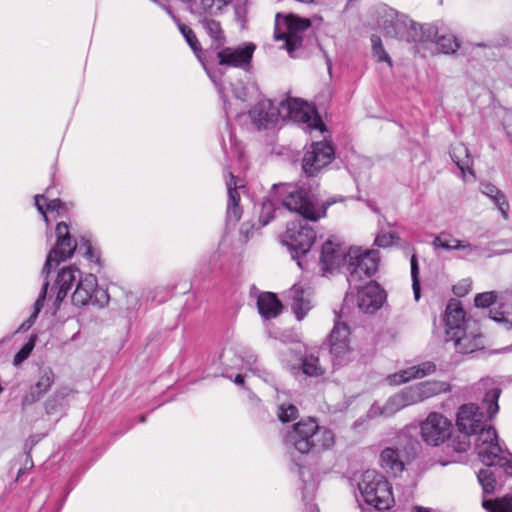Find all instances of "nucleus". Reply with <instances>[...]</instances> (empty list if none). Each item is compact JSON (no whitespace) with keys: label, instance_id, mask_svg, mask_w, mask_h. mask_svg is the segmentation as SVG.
<instances>
[{"label":"nucleus","instance_id":"obj_1","mask_svg":"<svg viewBox=\"0 0 512 512\" xmlns=\"http://www.w3.org/2000/svg\"><path fill=\"white\" fill-rule=\"evenodd\" d=\"M484 422V413L479 406L473 403L460 406L456 417L457 430L450 439L452 451L459 454L467 452L474 437L475 451L484 465L500 464L512 472V462L505 456L512 457V454L501 448L496 429Z\"/></svg>","mask_w":512,"mask_h":512},{"label":"nucleus","instance_id":"obj_2","mask_svg":"<svg viewBox=\"0 0 512 512\" xmlns=\"http://www.w3.org/2000/svg\"><path fill=\"white\" fill-rule=\"evenodd\" d=\"M334 202L321 201L316 191L306 183L274 184L269 197L263 198L261 202L257 226L254 223H243L240 233L247 241L254 230L268 225L274 218L277 204L297 213L304 220L316 222L326 216L328 207Z\"/></svg>","mask_w":512,"mask_h":512},{"label":"nucleus","instance_id":"obj_3","mask_svg":"<svg viewBox=\"0 0 512 512\" xmlns=\"http://www.w3.org/2000/svg\"><path fill=\"white\" fill-rule=\"evenodd\" d=\"M76 283L75 290L71 295L73 305L82 307L89 304L104 307L109 302V294L98 286L95 275L86 274L82 276L81 271L75 265L62 268L57 275L55 286L57 293L54 301L56 308L60 307L68 292Z\"/></svg>","mask_w":512,"mask_h":512},{"label":"nucleus","instance_id":"obj_4","mask_svg":"<svg viewBox=\"0 0 512 512\" xmlns=\"http://www.w3.org/2000/svg\"><path fill=\"white\" fill-rule=\"evenodd\" d=\"M286 444L302 477L304 465L297 461L295 453L307 456L328 450L334 445V434L330 429L320 426L315 418L307 417L293 425L287 434Z\"/></svg>","mask_w":512,"mask_h":512},{"label":"nucleus","instance_id":"obj_5","mask_svg":"<svg viewBox=\"0 0 512 512\" xmlns=\"http://www.w3.org/2000/svg\"><path fill=\"white\" fill-rule=\"evenodd\" d=\"M444 321L446 341H453L459 353L469 354L484 347L478 322L466 318L459 301L448 302Z\"/></svg>","mask_w":512,"mask_h":512},{"label":"nucleus","instance_id":"obj_6","mask_svg":"<svg viewBox=\"0 0 512 512\" xmlns=\"http://www.w3.org/2000/svg\"><path fill=\"white\" fill-rule=\"evenodd\" d=\"M56 243L52 247L46 257L41 274L44 277L42 289L34 303L33 313L18 327L15 333L27 331L36 322L41 309L44 306L46 299L49 281L48 277L53 266H58L60 263L71 258L77 249L76 240L72 239L69 232V227L65 222H59L56 225Z\"/></svg>","mask_w":512,"mask_h":512},{"label":"nucleus","instance_id":"obj_7","mask_svg":"<svg viewBox=\"0 0 512 512\" xmlns=\"http://www.w3.org/2000/svg\"><path fill=\"white\" fill-rule=\"evenodd\" d=\"M358 489L364 502L379 511L390 509L395 501L390 483L375 470L363 473Z\"/></svg>","mask_w":512,"mask_h":512},{"label":"nucleus","instance_id":"obj_8","mask_svg":"<svg viewBox=\"0 0 512 512\" xmlns=\"http://www.w3.org/2000/svg\"><path fill=\"white\" fill-rule=\"evenodd\" d=\"M379 265L377 250L362 251L351 247L346 255L347 281L350 287L359 288V284L376 273Z\"/></svg>","mask_w":512,"mask_h":512},{"label":"nucleus","instance_id":"obj_9","mask_svg":"<svg viewBox=\"0 0 512 512\" xmlns=\"http://www.w3.org/2000/svg\"><path fill=\"white\" fill-rule=\"evenodd\" d=\"M316 231L304 221L290 222L287 226L282 243L288 248L293 260L304 269L302 258L307 255L316 240Z\"/></svg>","mask_w":512,"mask_h":512},{"label":"nucleus","instance_id":"obj_10","mask_svg":"<svg viewBox=\"0 0 512 512\" xmlns=\"http://www.w3.org/2000/svg\"><path fill=\"white\" fill-rule=\"evenodd\" d=\"M281 118L306 125L309 129L323 132L325 126L315 107L299 98L281 101Z\"/></svg>","mask_w":512,"mask_h":512},{"label":"nucleus","instance_id":"obj_11","mask_svg":"<svg viewBox=\"0 0 512 512\" xmlns=\"http://www.w3.org/2000/svg\"><path fill=\"white\" fill-rule=\"evenodd\" d=\"M422 440L430 446H439L447 441V449L452 450L450 439L454 434L451 420L438 412H431L421 423Z\"/></svg>","mask_w":512,"mask_h":512},{"label":"nucleus","instance_id":"obj_12","mask_svg":"<svg viewBox=\"0 0 512 512\" xmlns=\"http://www.w3.org/2000/svg\"><path fill=\"white\" fill-rule=\"evenodd\" d=\"M334 157V148L327 140L312 142L302 158V171L307 177H317Z\"/></svg>","mask_w":512,"mask_h":512},{"label":"nucleus","instance_id":"obj_13","mask_svg":"<svg viewBox=\"0 0 512 512\" xmlns=\"http://www.w3.org/2000/svg\"><path fill=\"white\" fill-rule=\"evenodd\" d=\"M350 330L347 324L336 322L329 336L330 354L334 366H343L351 360Z\"/></svg>","mask_w":512,"mask_h":512},{"label":"nucleus","instance_id":"obj_14","mask_svg":"<svg viewBox=\"0 0 512 512\" xmlns=\"http://www.w3.org/2000/svg\"><path fill=\"white\" fill-rule=\"evenodd\" d=\"M256 45L247 42L237 47H221L216 50V59L221 66L248 69L251 65Z\"/></svg>","mask_w":512,"mask_h":512},{"label":"nucleus","instance_id":"obj_15","mask_svg":"<svg viewBox=\"0 0 512 512\" xmlns=\"http://www.w3.org/2000/svg\"><path fill=\"white\" fill-rule=\"evenodd\" d=\"M357 289L358 306L365 313H374L380 309L386 300L384 289L375 281H370L367 285Z\"/></svg>","mask_w":512,"mask_h":512},{"label":"nucleus","instance_id":"obj_16","mask_svg":"<svg viewBox=\"0 0 512 512\" xmlns=\"http://www.w3.org/2000/svg\"><path fill=\"white\" fill-rule=\"evenodd\" d=\"M249 117L258 129H268L281 118V102L276 107L271 100H261L249 111Z\"/></svg>","mask_w":512,"mask_h":512},{"label":"nucleus","instance_id":"obj_17","mask_svg":"<svg viewBox=\"0 0 512 512\" xmlns=\"http://www.w3.org/2000/svg\"><path fill=\"white\" fill-rule=\"evenodd\" d=\"M346 255L347 252L343 250L341 245L335 244L331 240H327L322 245L319 261L323 275L334 272L341 266V264L346 265Z\"/></svg>","mask_w":512,"mask_h":512},{"label":"nucleus","instance_id":"obj_18","mask_svg":"<svg viewBox=\"0 0 512 512\" xmlns=\"http://www.w3.org/2000/svg\"><path fill=\"white\" fill-rule=\"evenodd\" d=\"M55 381V374L50 367L39 369L37 382L30 387V390L22 398V406L27 407L39 401L51 388Z\"/></svg>","mask_w":512,"mask_h":512},{"label":"nucleus","instance_id":"obj_19","mask_svg":"<svg viewBox=\"0 0 512 512\" xmlns=\"http://www.w3.org/2000/svg\"><path fill=\"white\" fill-rule=\"evenodd\" d=\"M190 11L201 16L199 23L211 39V48L218 50L224 46L226 38L221 28L220 22L209 18L208 16L211 15L202 11L201 3L196 8H193V5L191 4Z\"/></svg>","mask_w":512,"mask_h":512},{"label":"nucleus","instance_id":"obj_20","mask_svg":"<svg viewBox=\"0 0 512 512\" xmlns=\"http://www.w3.org/2000/svg\"><path fill=\"white\" fill-rule=\"evenodd\" d=\"M240 180L235 177L231 172L226 179V187L228 193L226 220L228 223L236 224L242 216V207L239 205L240 194L238 189L243 188V185H238Z\"/></svg>","mask_w":512,"mask_h":512},{"label":"nucleus","instance_id":"obj_21","mask_svg":"<svg viewBox=\"0 0 512 512\" xmlns=\"http://www.w3.org/2000/svg\"><path fill=\"white\" fill-rule=\"evenodd\" d=\"M436 365L431 361L420 363L408 369L401 370L393 375H389L387 380L392 385H400L411 379L423 378L435 372Z\"/></svg>","mask_w":512,"mask_h":512},{"label":"nucleus","instance_id":"obj_22","mask_svg":"<svg viewBox=\"0 0 512 512\" xmlns=\"http://www.w3.org/2000/svg\"><path fill=\"white\" fill-rule=\"evenodd\" d=\"M168 13L172 16L173 20L176 22V24H177V26L179 28V31L181 32V34L185 38V40H186L187 44L189 45V47L192 49V51L195 54L196 58L203 65L205 70H207V65H208V62H209L208 58H207V54H209V51L208 50L204 51L202 49V46H201V44H200V42H199L195 32L190 27H188L187 25L181 23L179 21V19L172 14V12L170 10H168Z\"/></svg>","mask_w":512,"mask_h":512},{"label":"nucleus","instance_id":"obj_23","mask_svg":"<svg viewBox=\"0 0 512 512\" xmlns=\"http://www.w3.org/2000/svg\"><path fill=\"white\" fill-rule=\"evenodd\" d=\"M288 297L292 301L291 307L297 320L301 321L311 309L309 294L302 286L295 284Z\"/></svg>","mask_w":512,"mask_h":512},{"label":"nucleus","instance_id":"obj_24","mask_svg":"<svg viewBox=\"0 0 512 512\" xmlns=\"http://www.w3.org/2000/svg\"><path fill=\"white\" fill-rule=\"evenodd\" d=\"M486 468H483L479 470L477 473V479L482 486L483 494L488 495L492 494L495 491L496 483H497V477L496 470H502L504 474L508 476H512V472L506 471L504 465L500 464H492V465H485Z\"/></svg>","mask_w":512,"mask_h":512},{"label":"nucleus","instance_id":"obj_25","mask_svg":"<svg viewBox=\"0 0 512 512\" xmlns=\"http://www.w3.org/2000/svg\"><path fill=\"white\" fill-rule=\"evenodd\" d=\"M388 402L397 410L423 402L419 384L405 387L400 392L391 396Z\"/></svg>","mask_w":512,"mask_h":512},{"label":"nucleus","instance_id":"obj_26","mask_svg":"<svg viewBox=\"0 0 512 512\" xmlns=\"http://www.w3.org/2000/svg\"><path fill=\"white\" fill-rule=\"evenodd\" d=\"M257 307L260 315L265 319L277 317L282 311V303L272 292H264L257 299Z\"/></svg>","mask_w":512,"mask_h":512},{"label":"nucleus","instance_id":"obj_27","mask_svg":"<svg viewBox=\"0 0 512 512\" xmlns=\"http://www.w3.org/2000/svg\"><path fill=\"white\" fill-rule=\"evenodd\" d=\"M380 463L388 473L397 475L404 470V462L397 448L386 447L380 454Z\"/></svg>","mask_w":512,"mask_h":512},{"label":"nucleus","instance_id":"obj_28","mask_svg":"<svg viewBox=\"0 0 512 512\" xmlns=\"http://www.w3.org/2000/svg\"><path fill=\"white\" fill-rule=\"evenodd\" d=\"M439 29L433 24H417L412 22L408 30V39L413 42H433Z\"/></svg>","mask_w":512,"mask_h":512},{"label":"nucleus","instance_id":"obj_29","mask_svg":"<svg viewBox=\"0 0 512 512\" xmlns=\"http://www.w3.org/2000/svg\"><path fill=\"white\" fill-rule=\"evenodd\" d=\"M294 374L302 372L308 377H320L326 372L325 368L320 364L319 357L314 354H308L300 358V366L292 367Z\"/></svg>","mask_w":512,"mask_h":512},{"label":"nucleus","instance_id":"obj_30","mask_svg":"<svg viewBox=\"0 0 512 512\" xmlns=\"http://www.w3.org/2000/svg\"><path fill=\"white\" fill-rule=\"evenodd\" d=\"M432 244L435 249L442 248L447 251L466 250L468 254L472 253L476 248L468 242L455 239L451 235L445 233H441L436 236Z\"/></svg>","mask_w":512,"mask_h":512},{"label":"nucleus","instance_id":"obj_31","mask_svg":"<svg viewBox=\"0 0 512 512\" xmlns=\"http://www.w3.org/2000/svg\"><path fill=\"white\" fill-rule=\"evenodd\" d=\"M450 156L452 161L463 174H465L466 171L472 174V159L470 158L468 148L465 145L459 144L454 146L450 152Z\"/></svg>","mask_w":512,"mask_h":512},{"label":"nucleus","instance_id":"obj_32","mask_svg":"<svg viewBox=\"0 0 512 512\" xmlns=\"http://www.w3.org/2000/svg\"><path fill=\"white\" fill-rule=\"evenodd\" d=\"M423 401L450 390V385L444 381H424L418 383Z\"/></svg>","mask_w":512,"mask_h":512},{"label":"nucleus","instance_id":"obj_33","mask_svg":"<svg viewBox=\"0 0 512 512\" xmlns=\"http://www.w3.org/2000/svg\"><path fill=\"white\" fill-rule=\"evenodd\" d=\"M482 506L488 512H512V495L495 500L483 499Z\"/></svg>","mask_w":512,"mask_h":512},{"label":"nucleus","instance_id":"obj_34","mask_svg":"<svg viewBox=\"0 0 512 512\" xmlns=\"http://www.w3.org/2000/svg\"><path fill=\"white\" fill-rule=\"evenodd\" d=\"M433 42H436L438 49L444 54H453L460 47L458 39L450 33H438V36Z\"/></svg>","mask_w":512,"mask_h":512},{"label":"nucleus","instance_id":"obj_35","mask_svg":"<svg viewBox=\"0 0 512 512\" xmlns=\"http://www.w3.org/2000/svg\"><path fill=\"white\" fill-rule=\"evenodd\" d=\"M489 317L491 320L510 328L512 327V306L499 305L498 307H494L490 310Z\"/></svg>","mask_w":512,"mask_h":512},{"label":"nucleus","instance_id":"obj_36","mask_svg":"<svg viewBox=\"0 0 512 512\" xmlns=\"http://www.w3.org/2000/svg\"><path fill=\"white\" fill-rule=\"evenodd\" d=\"M501 395V389L499 387H493L486 391L483 403L486 405L488 418L492 419L499 411L498 400Z\"/></svg>","mask_w":512,"mask_h":512},{"label":"nucleus","instance_id":"obj_37","mask_svg":"<svg viewBox=\"0 0 512 512\" xmlns=\"http://www.w3.org/2000/svg\"><path fill=\"white\" fill-rule=\"evenodd\" d=\"M285 24L289 33L303 32L311 26L309 19L299 18L295 15H287L284 17Z\"/></svg>","mask_w":512,"mask_h":512},{"label":"nucleus","instance_id":"obj_38","mask_svg":"<svg viewBox=\"0 0 512 512\" xmlns=\"http://www.w3.org/2000/svg\"><path fill=\"white\" fill-rule=\"evenodd\" d=\"M274 37L276 40H285L284 46L289 53L299 49L303 42V38L296 33L278 34L275 32Z\"/></svg>","mask_w":512,"mask_h":512},{"label":"nucleus","instance_id":"obj_39","mask_svg":"<svg viewBox=\"0 0 512 512\" xmlns=\"http://www.w3.org/2000/svg\"><path fill=\"white\" fill-rule=\"evenodd\" d=\"M257 361L256 357L254 355H251L248 357L246 363L249 365V370L253 372V374L257 375L258 377L262 378L264 382L271 385L277 390V380L270 372L266 371L265 369L260 368H253L252 365L255 364Z\"/></svg>","mask_w":512,"mask_h":512},{"label":"nucleus","instance_id":"obj_40","mask_svg":"<svg viewBox=\"0 0 512 512\" xmlns=\"http://www.w3.org/2000/svg\"><path fill=\"white\" fill-rule=\"evenodd\" d=\"M371 43H372L373 55L377 58V61L378 62H384L385 61V62H387L391 66L392 65L391 58L386 53V51H385V49L383 47L381 38L379 36H377V35H372L371 36Z\"/></svg>","mask_w":512,"mask_h":512},{"label":"nucleus","instance_id":"obj_41","mask_svg":"<svg viewBox=\"0 0 512 512\" xmlns=\"http://www.w3.org/2000/svg\"><path fill=\"white\" fill-rule=\"evenodd\" d=\"M36 339H37V336L32 335L29 338L28 342L25 343L22 346V348L15 354L14 359H13V363L15 366H19L30 356L31 352L33 351V349L35 347Z\"/></svg>","mask_w":512,"mask_h":512},{"label":"nucleus","instance_id":"obj_42","mask_svg":"<svg viewBox=\"0 0 512 512\" xmlns=\"http://www.w3.org/2000/svg\"><path fill=\"white\" fill-rule=\"evenodd\" d=\"M230 2L231 0H201V9L204 13L217 15Z\"/></svg>","mask_w":512,"mask_h":512},{"label":"nucleus","instance_id":"obj_43","mask_svg":"<svg viewBox=\"0 0 512 512\" xmlns=\"http://www.w3.org/2000/svg\"><path fill=\"white\" fill-rule=\"evenodd\" d=\"M411 266V279H412V289L414 293L415 300L420 299V280H419V266L417 261V256L415 254L412 255L410 259Z\"/></svg>","mask_w":512,"mask_h":512},{"label":"nucleus","instance_id":"obj_44","mask_svg":"<svg viewBox=\"0 0 512 512\" xmlns=\"http://www.w3.org/2000/svg\"><path fill=\"white\" fill-rule=\"evenodd\" d=\"M298 416V408L293 404H282L278 408V418L286 423L295 420Z\"/></svg>","mask_w":512,"mask_h":512},{"label":"nucleus","instance_id":"obj_45","mask_svg":"<svg viewBox=\"0 0 512 512\" xmlns=\"http://www.w3.org/2000/svg\"><path fill=\"white\" fill-rule=\"evenodd\" d=\"M497 294L494 291L479 293L475 296L474 303L476 307L487 308L496 303Z\"/></svg>","mask_w":512,"mask_h":512},{"label":"nucleus","instance_id":"obj_46","mask_svg":"<svg viewBox=\"0 0 512 512\" xmlns=\"http://www.w3.org/2000/svg\"><path fill=\"white\" fill-rule=\"evenodd\" d=\"M63 397L58 393H55L45 401V411L48 415L54 414L58 411V408L62 405Z\"/></svg>","mask_w":512,"mask_h":512},{"label":"nucleus","instance_id":"obj_47","mask_svg":"<svg viewBox=\"0 0 512 512\" xmlns=\"http://www.w3.org/2000/svg\"><path fill=\"white\" fill-rule=\"evenodd\" d=\"M394 239H398V236L394 232L379 234L375 238L374 244L378 247L386 248L392 245Z\"/></svg>","mask_w":512,"mask_h":512},{"label":"nucleus","instance_id":"obj_48","mask_svg":"<svg viewBox=\"0 0 512 512\" xmlns=\"http://www.w3.org/2000/svg\"><path fill=\"white\" fill-rule=\"evenodd\" d=\"M493 201V203L498 207V209L500 210L501 214L503 215L504 218H507L508 217V209H509V205L506 201V197L505 195L503 194L502 191H500L497 196L493 197L491 199Z\"/></svg>","mask_w":512,"mask_h":512},{"label":"nucleus","instance_id":"obj_49","mask_svg":"<svg viewBox=\"0 0 512 512\" xmlns=\"http://www.w3.org/2000/svg\"><path fill=\"white\" fill-rule=\"evenodd\" d=\"M82 248H84V249H85V251H84V253H83V254H84V256H85L88 260H90V261H94V260H96L97 262H99V261H100L99 257L95 255V252H94V250H93V247H92V245H91L90 241H89L88 239L84 238V237L81 239L80 250H81Z\"/></svg>","mask_w":512,"mask_h":512},{"label":"nucleus","instance_id":"obj_50","mask_svg":"<svg viewBox=\"0 0 512 512\" xmlns=\"http://www.w3.org/2000/svg\"><path fill=\"white\" fill-rule=\"evenodd\" d=\"M248 92L249 88L244 86L242 83H240V86L233 87L234 96L241 101L248 100Z\"/></svg>","mask_w":512,"mask_h":512},{"label":"nucleus","instance_id":"obj_51","mask_svg":"<svg viewBox=\"0 0 512 512\" xmlns=\"http://www.w3.org/2000/svg\"><path fill=\"white\" fill-rule=\"evenodd\" d=\"M500 190L491 183L482 184V193L488 196L490 199L497 196Z\"/></svg>","mask_w":512,"mask_h":512},{"label":"nucleus","instance_id":"obj_52","mask_svg":"<svg viewBox=\"0 0 512 512\" xmlns=\"http://www.w3.org/2000/svg\"><path fill=\"white\" fill-rule=\"evenodd\" d=\"M62 206L63 202L59 198L51 199L46 204L49 211H58Z\"/></svg>","mask_w":512,"mask_h":512},{"label":"nucleus","instance_id":"obj_53","mask_svg":"<svg viewBox=\"0 0 512 512\" xmlns=\"http://www.w3.org/2000/svg\"><path fill=\"white\" fill-rule=\"evenodd\" d=\"M45 199H46L45 194H37V195H35V197H34V200H35V206H36V208H37V210H38V212H39L40 214H44V207H43V205L40 203V200H45Z\"/></svg>","mask_w":512,"mask_h":512},{"label":"nucleus","instance_id":"obj_54","mask_svg":"<svg viewBox=\"0 0 512 512\" xmlns=\"http://www.w3.org/2000/svg\"><path fill=\"white\" fill-rule=\"evenodd\" d=\"M24 465H25V468H21V469H19L18 474H17V479H19V477H20L23 473H25V469H26L27 467H28V469H31V468L33 467V461H32V458H31V456H30V454H29V453L26 455Z\"/></svg>","mask_w":512,"mask_h":512},{"label":"nucleus","instance_id":"obj_55","mask_svg":"<svg viewBox=\"0 0 512 512\" xmlns=\"http://www.w3.org/2000/svg\"><path fill=\"white\" fill-rule=\"evenodd\" d=\"M410 446H411V447H410L411 455H415V454H416V452H417V448H418V446H419V443H418L417 441H412V442L410 443Z\"/></svg>","mask_w":512,"mask_h":512},{"label":"nucleus","instance_id":"obj_56","mask_svg":"<svg viewBox=\"0 0 512 512\" xmlns=\"http://www.w3.org/2000/svg\"><path fill=\"white\" fill-rule=\"evenodd\" d=\"M234 383L237 385H243L244 384V377L241 374L236 375L234 379Z\"/></svg>","mask_w":512,"mask_h":512},{"label":"nucleus","instance_id":"obj_57","mask_svg":"<svg viewBox=\"0 0 512 512\" xmlns=\"http://www.w3.org/2000/svg\"><path fill=\"white\" fill-rule=\"evenodd\" d=\"M416 512H431L429 509L422 508V507H415Z\"/></svg>","mask_w":512,"mask_h":512},{"label":"nucleus","instance_id":"obj_58","mask_svg":"<svg viewBox=\"0 0 512 512\" xmlns=\"http://www.w3.org/2000/svg\"><path fill=\"white\" fill-rule=\"evenodd\" d=\"M459 289H460V287H458V286L454 287L455 294H457V295H464L466 291L460 292Z\"/></svg>","mask_w":512,"mask_h":512},{"label":"nucleus","instance_id":"obj_59","mask_svg":"<svg viewBox=\"0 0 512 512\" xmlns=\"http://www.w3.org/2000/svg\"><path fill=\"white\" fill-rule=\"evenodd\" d=\"M41 215L43 216V219L46 222L47 226H49V219H48L46 212L44 211V214H41Z\"/></svg>","mask_w":512,"mask_h":512},{"label":"nucleus","instance_id":"obj_60","mask_svg":"<svg viewBox=\"0 0 512 512\" xmlns=\"http://www.w3.org/2000/svg\"><path fill=\"white\" fill-rule=\"evenodd\" d=\"M139 421L142 422V423L145 422L146 421V416L145 415L140 416Z\"/></svg>","mask_w":512,"mask_h":512},{"label":"nucleus","instance_id":"obj_61","mask_svg":"<svg viewBox=\"0 0 512 512\" xmlns=\"http://www.w3.org/2000/svg\"><path fill=\"white\" fill-rule=\"evenodd\" d=\"M210 78L212 79V82H214L216 84V80L213 76L210 75Z\"/></svg>","mask_w":512,"mask_h":512},{"label":"nucleus","instance_id":"obj_62","mask_svg":"<svg viewBox=\"0 0 512 512\" xmlns=\"http://www.w3.org/2000/svg\"><path fill=\"white\" fill-rule=\"evenodd\" d=\"M182 1L185 2V3L191 4V0H182Z\"/></svg>","mask_w":512,"mask_h":512},{"label":"nucleus","instance_id":"obj_63","mask_svg":"<svg viewBox=\"0 0 512 512\" xmlns=\"http://www.w3.org/2000/svg\"><path fill=\"white\" fill-rule=\"evenodd\" d=\"M373 211L376 212V213L379 212V210L377 208H373Z\"/></svg>","mask_w":512,"mask_h":512},{"label":"nucleus","instance_id":"obj_64","mask_svg":"<svg viewBox=\"0 0 512 512\" xmlns=\"http://www.w3.org/2000/svg\"><path fill=\"white\" fill-rule=\"evenodd\" d=\"M0 343H2V341H0Z\"/></svg>","mask_w":512,"mask_h":512}]
</instances>
